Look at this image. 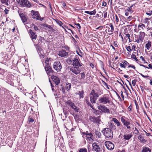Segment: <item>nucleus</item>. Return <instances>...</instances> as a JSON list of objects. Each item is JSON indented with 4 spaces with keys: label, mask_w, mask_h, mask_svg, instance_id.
I'll list each match as a JSON object with an SVG mask.
<instances>
[{
    "label": "nucleus",
    "mask_w": 152,
    "mask_h": 152,
    "mask_svg": "<svg viewBox=\"0 0 152 152\" xmlns=\"http://www.w3.org/2000/svg\"><path fill=\"white\" fill-rule=\"evenodd\" d=\"M110 101V98L108 94H104L103 96L99 98L98 101L99 103L106 104H109Z\"/></svg>",
    "instance_id": "f257e3e1"
},
{
    "label": "nucleus",
    "mask_w": 152,
    "mask_h": 152,
    "mask_svg": "<svg viewBox=\"0 0 152 152\" xmlns=\"http://www.w3.org/2000/svg\"><path fill=\"white\" fill-rule=\"evenodd\" d=\"M99 94L92 90L89 95L90 101L92 104L95 103L97 98L99 97Z\"/></svg>",
    "instance_id": "f03ea898"
},
{
    "label": "nucleus",
    "mask_w": 152,
    "mask_h": 152,
    "mask_svg": "<svg viewBox=\"0 0 152 152\" xmlns=\"http://www.w3.org/2000/svg\"><path fill=\"white\" fill-rule=\"evenodd\" d=\"M103 133L104 135L107 138L112 139L113 137V131L109 128H104L103 131Z\"/></svg>",
    "instance_id": "7ed1b4c3"
},
{
    "label": "nucleus",
    "mask_w": 152,
    "mask_h": 152,
    "mask_svg": "<svg viewBox=\"0 0 152 152\" xmlns=\"http://www.w3.org/2000/svg\"><path fill=\"white\" fill-rule=\"evenodd\" d=\"M16 1L19 4L21 7H30L31 5L29 2L27 0H16Z\"/></svg>",
    "instance_id": "20e7f679"
},
{
    "label": "nucleus",
    "mask_w": 152,
    "mask_h": 152,
    "mask_svg": "<svg viewBox=\"0 0 152 152\" xmlns=\"http://www.w3.org/2000/svg\"><path fill=\"white\" fill-rule=\"evenodd\" d=\"M73 64V67L78 66V67L82 66V63H80V60L77 56H76L72 59Z\"/></svg>",
    "instance_id": "39448f33"
},
{
    "label": "nucleus",
    "mask_w": 152,
    "mask_h": 152,
    "mask_svg": "<svg viewBox=\"0 0 152 152\" xmlns=\"http://www.w3.org/2000/svg\"><path fill=\"white\" fill-rule=\"evenodd\" d=\"M98 109L100 110L103 113H109L110 110L107 109V107L104 105H99L97 107Z\"/></svg>",
    "instance_id": "423d86ee"
},
{
    "label": "nucleus",
    "mask_w": 152,
    "mask_h": 152,
    "mask_svg": "<svg viewBox=\"0 0 152 152\" xmlns=\"http://www.w3.org/2000/svg\"><path fill=\"white\" fill-rule=\"evenodd\" d=\"M53 67L57 72H59L61 70L62 66L60 62L58 61L54 62L53 65Z\"/></svg>",
    "instance_id": "0eeeda50"
},
{
    "label": "nucleus",
    "mask_w": 152,
    "mask_h": 152,
    "mask_svg": "<svg viewBox=\"0 0 152 152\" xmlns=\"http://www.w3.org/2000/svg\"><path fill=\"white\" fill-rule=\"evenodd\" d=\"M31 15H32V18H35L37 20L42 21L43 19L41 18L39 15L38 12L35 11L33 10L31 11Z\"/></svg>",
    "instance_id": "6e6552de"
},
{
    "label": "nucleus",
    "mask_w": 152,
    "mask_h": 152,
    "mask_svg": "<svg viewBox=\"0 0 152 152\" xmlns=\"http://www.w3.org/2000/svg\"><path fill=\"white\" fill-rule=\"evenodd\" d=\"M104 144L107 148L110 150H112L114 148V145L110 141H106L105 142Z\"/></svg>",
    "instance_id": "1a4fd4ad"
},
{
    "label": "nucleus",
    "mask_w": 152,
    "mask_h": 152,
    "mask_svg": "<svg viewBox=\"0 0 152 152\" xmlns=\"http://www.w3.org/2000/svg\"><path fill=\"white\" fill-rule=\"evenodd\" d=\"M29 33L30 34V37L33 42H34V45H37L38 44L37 43L34 42V40L36 39L37 37V35L31 29L29 30Z\"/></svg>",
    "instance_id": "9d476101"
},
{
    "label": "nucleus",
    "mask_w": 152,
    "mask_h": 152,
    "mask_svg": "<svg viewBox=\"0 0 152 152\" xmlns=\"http://www.w3.org/2000/svg\"><path fill=\"white\" fill-rule=\"evenodd\" d=\"M66 103L67 104L69 105L76 112H78V109L75 105L74 103H73L71 101L68 100L66 102Z\"/></svg>",
    "instance_id": "9b49d317"
},
{
    "label": "nucleus",
    "mask_w": 152,
    "mask_h": 152,
    "mask_svg": "<svg viewBox=\"0 0 152 152\" xmlns=\"http://www.w3.org/2000/svg\"><path fill=\"white\" fill-rule=\"evenodd\" d=\"M84 134L86 135L87 138L90 142H93V140L92 138L93 136V134L90 132H89L88 131H86V132L83 133Z\"/></svg>",
    "instance_id": "f8f14e48"
},
{
    "label": "nucleus",
    "mask_w": 152,
    "mask_h": 152,
    "mask_svg": "<svg viewBox=\"0 0 152 152\" xmlns=\"http://www.w3.org/2000/svg\"><path fill=\"white\" fill-rule=\"evenodd\" d=\"M70 71L75 75H77L80 72V69L79 67L78 66L73 67L70 68Z\"/></svg>",
    "instance_id": "ddd939ff"
},
{
    "label": "nucleus",
    "mask_w": 152,
    "mask_h": 152,
    "mask_svg": "<svg viewBox=\"0 0 152 152\" xmlns=\"http://www.w3.org/2000/svg\"><path fill=\"white\" fill-rule=\"evenodd\" d=\"M45 69L48 75L49 76H50L52 75L53 71L52 70L51 67L49 66V65L47 64V65H45Z\"/></svg>",
    "instance_id": "4468645a"
},
{
    "label": "nucleus",
    "mask_w": 152,
    "mask_h": 152,
    "mask_svg": "<svg viewBox=\"0 0 152 152\" xmlns=\"http://www.w3.org/2000/svg\"><path fill=\"white\" fill-rule=\"evenodd\" d=\"M92 146L94 150L97 152H101V150L99 146L96 142H94L92 144Z\"/></svg>",
    "instance_id": "2eb2a0df"
},
{
    "label": "nucleus",
    "mask_w": 152,
    "mask_h": 152,
    "mask_svg": "<svg viewBox=\"0 0 152 152\" xmlns=\"http://www.w3.org/2000/svg\"><path fill=\"white\" fill-rule=\"evenodd\" d=\"M58 54L62 57H64L68 55V52H66L64 50H61L59 52Z\"/></svg>",
    "instance_id": "dca6fc26"
},
{
    "label": "nucleus",
    "mask_w": 152,
    "mask_h": 152,
    "mask_svg": "<svg viewBox=\"0 0 152 152\" xmlns=\"http://www.w3.org/2000/svg\"><path fill=\"white\" fill-rule=\"evenodd\" d=\"M19 15L21 18L22 22L24 23L27 21V18L26 16L23 13H19Z\"/></svg>",
    "instance_id": "f3484780"
},
{
    "label": "nucleus",
    "mask_w": 152,
    "mask_h": 152,
    "mask_svg": "<svg viewBox=\"0 0 152 152\" xmlns=\"http://www.w3.org/2000/svg\"><path fill=\"white\" fill-rule=\"evenodd\" d=\"M51 77L52 79L56 85H58L59 84L60 80L58 77L54 75L52 76Z\"/></svg>",
    "instance_id": "a211bd4d"
},
{
    "label": "nucleus",
    "mask_w": 152,
    "mask_h": 152,
    "mask_svg": "<svg viewBox=\"0 0 152 152\" xmlns=\"http://www.w3.org/2000/svg\"><path fill=\"white\" fill-rule=\"evenodd\" d=\"M84 102L85 103H86L91 108H93V107L90 103L89 98L88 96H86L85 97Z\"/></svg>",
    "instance_id": "6ab92c4d"
},
{
    "label": "nucleus",
    "mask_w": 152,
    "mask_h": 152,
    "mask_svg": "<svg viewBox=\"0 0 152 152\" xmlns=\"http://www.w3.org/2000/svg\"><path fill=\"white\" fill-rule=\"evenodd\" d=\"M132 136V135L131 133L124 134L123 135L124 139L127 140H129Z\"/></svg>",
    "instance_id": "aec40b11"
},
{
    "label": "nucleus",
    "mask_w": 152,
    "mask_h": 152,
    "mask_svg": "<svg viewBox=\"0 0 152 152\" xmlns=\"http://www.w3.org/2000/svg\"><path fill=\"white\" fill-rule=\"evenodd\" d=\"M113 120L114 121V122L116 124L117 126L121 127H123V125H122V124L116 119L115 118H113Z\"/></svg>",
    "instance_id": "412c9836"
},
{
    "label": "nucleus",
    "mask_w": 152,
    "mask_h": 152,
    "mask_svg": "<svg viewBox=\"0 0 152 152\" xmlns=\"http://www.w3.org/2000/svg\"><path fill=\"white\" fill-rule=\"evenodd\" d=\"M145 35V34L144 32H140V34L138 38L139 39V40H141V41H142Z\"/></svg>",
    "instance_id": "4be33fe9"
},
{
    "label": "nucleus",
    "mask_w": 152,
    "mask_h": 152,
    "mask_svg": "<svg viewBox=\"0 0 152 152\" xmlns=\"http://www.w3.org/2000/svg\"><path fill=\"white\" fill-rule=\"evenodd\" d=\"M144 137L141 134H140L138 137V139L141 142H146V140L144 139Z\"/></svg>",
    "instance_id": "5701e85b"
},
{
    "label": "nucleus",
    "mask_w": 152,
    "mask_h": 152,
    "mask_svg": "<svg viewBox=\"0 0 152 152\" xmlns=\"http://www.w3.org/2000/svg\"><path fill=\"white\" fill-rule=\"evenodd\" d=\"M77 94L78 95H79V96L80 98H83L84 95V92L83 90H82L81 91H79L78 93H77Z\"/></svg>",
    "instance_id": "b1692460"
},
{
    "label": "nucleus",
    "mask_w": 152,
    "mask_h": 152,
    "mask_svg": "<svg viewBox=\"0 0 152 152\" xmlns=\"http://www.w3.org/2000/svg\"><path fill=\"white\" fill-rule=\"evenodd\" d=\"M84 13L89 14L90 15H95L96 13V10H94L93 11L90 12L88 11H85L84 12Z\"/></svg>",
    "instance_id": "393cba45"
},
{
    "label": "nucleus",
    "mask_w": 152,
    "mask_h": 152,
    "mask_svg": "<svg viewBox=\"0 0 152 152\" xmlns=\"http://www.w3.org/2000/svg\"><path fill=\"white\" fill-rule=\"evenodd\" d=\"M148 151L149 152H151V149H150L148 147H143L142 148V152H148Z\"/></svg>",
    "instance_id": "a878e982"
},
{
    "label": "nucleus",
    "mask_w": 152,
    "mask_h": 152,
    "mask_svg": "<svg viewBox=\"0 0 152 152\" xmlns=\"http://www.w3.org/2000/svg\"><path fill=\"white\" fill-rule=\"evenodd\" d=\"M151 46V42L148 41L147 43H146L145 45V47L147 49V50H149Z\"/></svg>",
    "instance_id": "bb28decb"
},
{
    "label": "nucleus",
    "mask_w": 152,
    "mask_h": 152,
    "mask_svg": "<svg viewBox=\"0 0 152 152\" xmlns=\"http://www.w3.org/2000/svg\"><path fill=\"white\" fill-rule=\"evenodd\" d=\"M145 27V25L143 24H140L138 26V29L140 30H143L144 28Z\"/></svg>",
    "instance_id": "cd10ccee"
},
{
    "label": "nucleus",
    "mask_w": 152,
    "mask_h": 152,
    "mask_svg": "<svg viewBox=\"0 0 152 152\" xmlns=\"http://www.w3.org/2000/svg\"><path fill=\"white\" fill-rule=\"evenodd\" d=\"M74 117L76 120H80L81 116L79 115H73Z\"/></svg>",
    "instance_id": "c85d7f7f"
},
{
    "label": "nucleus",
    "mask_w": 152,
    "mask_h": 152,
    "mask_svg": "<svg viewBox=\"0 0 152 152\" xmlns=\"http://www.w3.org/2000/svg\"><path fill=\"white\" fill-rule=\"evenodd\" d=\"M66 63L69 65L73 64L72 59L68 58L66 60Z\"/></svg>",
    "instance_id": "c756f323"
},
{
    "label": "nucleus",
    "mask_w": 152,
    "mask_h": 152,
    "mask_svg": "<svg viewBox=\"0 0 152 152\" xmlns=\"http://www.w3.org/2000/svg\"><path fill=\"white\" fill-rule=\"evenodd\" d=\"M71 83H66V86H65L66 89L67 91H69V90L71 88Z\"/></svg>",
    "instance_id": "7c9ffc66"
},
{
    "label": "nucleus",
    "mask_w": 152,
    "mask_h": 152,
    "mask_svg": "<svg viewBox=\"0 0 152 152\" xmlns=\"http://www.w3.org/2000/svg\"><path fill=\"white\" fill-rule=\"evenodd\" d=\"M100 116H99L98 117H97L95 118V119L96 120L95 121V122L96 123H97L99 124L101 123V120L100 119Z\"/></svg>",
    "instance_id": "2f4dec72"
},
{
    "label": "nucleus",
    "mask_w": 152,
    "mask_h": 152,
    "mask_svg": "<svg viewBox=\"0 0 152 152\" xmlns=\"http://www.w3.org/2000/svg\"><path fill=\"white\" fill-rule=\"evenodd\" d=\"M42 26L44 27H47L49 29V30L50 31H51L52 29V28L50 26L48 25L46 23L43 24Z\"/></svg>",
    "instance_id": "473e14b6"
},
{
    "label": "nucleus",
    "mask_w": 152,
    "mask_h": 152,
    "mask_svg": "<svg viewBox=\"0 0 152 152\" xmlns=\"http://www.w3.org/2000/svg\"><path fill=\"white\" fill-rule=\"evenodd\" d=\"M125 118H126L124 116H122L121 118V121L123 124L128 122L126 120Z\"/></svg>",
    "instance_id": "72a5a7b5"
},
{
    "label": "nucleus",
    "mask_w": 152,
    "mask_h": 152,
    "mask_svg": "<svg viewBox=\"0 0 152 152\" xmlns=\"http://www.w3.org/2000/svg\"><path fill=\"white\" fill-rule=\"evenodd\" d=\"M95 134L96 137L98 138H100L101 136V133L99 131H96L95 132Z\"/></svg>",
    "instance_id": "f704fd0d"
},
{
    "label": "nucleus",
    "mask_w": 152,
    "mask_h": 152,
    "mask_svg": "<svg viewBox=\"0 0 152 152\" xmlns=\"http://www.w3.org/2000/svg\"><path fill=\"white\" fill-rule=\"evenodd\" d=\"M130 124V122L129 121H128L125 124H124V125L127 127V129H129L130 128V127L129 126Z\"/></svg>",
    "instance_id": "c9c22d12"
},
{
    "label": "nucleus",
    "mask_w": 152,
    "mask_h": 152,
    "mask_svg": "<svg viewBox=\"0 0 152 152\" xmlns=\"http://www.w3.org/2000/svg\"><path fill=\"white\" fill-rule=\"evenodd\" d=\"M109 26L111 28V29L110 31L111 32H113L114 31V28L113 25L112 23H110L109 24Z\"/></svg>",
    "instance_id": "e433bc0d"
},
{
    "label": "nucleus",
    "mask_w": 152,
    "mask_h": 152,
    "mask_svg": "<svg viewBox=\"0 0 152 152\" xmlns=\"http://www.w3.org/2000/svg\"><path fill=\"white\" fill-rule=\"evenodd\" d=\"M95 118H96L94 117L91 116L90 117L89 119L92 122H95V121L96 120V119H95Z\"/></svg>",
    "instance_id": "4c0bfd02"
},
{
    "label": "nucleus",
    "mask_w": 152,
    "mask_h": 152,
    "mask_svg": "<svg viewBox=\"0 0 152 152\" xmlns=\"http://www.w3.org/2000/svg\"><path fill=\"white\" fill-rule=\"evenodd\" d=\"M8 0H1V2L3 4H5L8 5Z\"/></svg>",
    "instance_id": "58836bf2"
},
{
    "label": "nucleus",
    "mask_w": 152,
    "mask_h": 152,
    "mask_svg": "<svg viewBox=\"0 0 152 152\" xmlns=\"http://www.w3.org/2000/svg\"><path fill=\"white\" fill-rule=\"evenodd\" d=\"M132 6H131L129 7L126 11L128 12H129L130 13H131L133 12V11L132 9Z\"/></svg>",
    "instance_id": "ea45409f"
},
{
    "label": "nucleus",
    "mask_w": 152,
    "mask_h": 152,
    "mask_svg": "<svg viewBox=\"0 0 152 152\" xmlns=\"http://www.w3.org/2000/svg\"><path fill=\"white\" fill-rule=\"evenodd\" d=\"M126 49L127 50L128 52H131L132 51V49H131L130 46H126Z\"/></svg>",
    "instance_id": "a19ab883"
},
{
    "label": "nucleus",
    "mask_w": 152,
    "mask_h": 152,
    "mask_svg": "<svg viewBox=\"0 0 152 152\" xmlns=\"http://www.w3.org/2000/svg\"><path fill=\"white\" fill-rule=\"evenodd\" d=\"M87 149L86 148H82L79 150V152H87Z\"/></svg>",
    "instance_id": "79ce46f5"
},
{
    "label": "nucleus",
    "mask_w": 152,
    "mask_h": 152,
    "mask_svg": "<svg viewBox=\"0 0 152 152\" xmlns=\"http://www.w3.org/2000/svg\"><path fill=\"white\" fill-rule=\"evenodd\" d=\"M32 27L33 28L35 31H39V29L38 27L37 26H36L34 24H33V25L32 26Z\"/></svg>",
    "instance_id": "37998d69"
},
{
    "label": "nucleus",
    "mask_w": 152,
    "mask_h": 152,
    "mask_svg": "<svg viewBox=\"0 0 152 152\" xmlns=\"http://www.w3.org/2000/svg\"><path fill=\"white\" fill-rule=\"evenodd\" d=\"M80 74L81 75V77L80 79H84L85 77V75L84 73L83 72V73H81Z\"/></svg>",
    "instance_id": "c03bdc74"
},
{
    "label": "nucleus",
    "mask_w": 152,
    "mask_h": 152,
    "mask_svg": "<svg viewBox=\"0 0 152 152\" xmlns=\"http://www.w3.org/2000/svg\"><path fill=\"white\" fill-rule=\"evenodd\" d=\"M115 17V22L117 23V24H118V23L119 21V19L117 15H116Z\"/></svg>",
    "instance_id": "a18cd8bd"
},
{
    "label": "nucleus",
    "mask_w": 152,
    "mask_h": 152,
    "mask_svg": "<svg viewBox=\"0 0 152 152\" xmlns=\"http://www.w3.org/2000/svg\"><path fill=\"white\" fill-rule=\"evenodd\" d=\"M125 34V38H128V39L130 38V35L129 34Z\"/></svg>",
    "instance_id": "49530a36"
},
{
    "label": "nucleus",
    "mask_w": 152,
    "mask_h": 152,
    "mask_svg": "<svg viewBox=\"0 0 152 152\" xmlns=\"http://www.w3.org/2000/svg\"><path fill=\"white\" fill-rule=\"evenodd\" d=\"M146 14L149 15H151L152 14V11H147Z\"/></svg>",
    "instance_id": "de8ad7c7"
},
{
    "label": "nucleus",
    "mask_w": 152,
    "mask_h": 152,
    "mask_svg": "<svg viewBox=\"0 0 152 152\" xmlns=\"http://www.w3.org/2000/svg\"><path fill=\"white\" fill-rule=\"evenodd\" d=\"M135 103L136 105V108L137 110V111H138V110L139 109V106L138 104V103L136 101H135Z\"/></svg>",
    "instance_id": "09e8293b"
},
{
    "label": "nucleus",
    "mask_w": 152,
    "mask_h": 152,
    "mask_svg": "<svg viewBox=\"0 0 152 152\" xmlns=\"http://www.w3.org/2000/svg\"><path fill=\"white\" fill-rule=\"evenodd\" d=\"M75 25H76V26H78V27H77L78 28V29L79 30V31H80V29L81 28V26L80 24L79 23H76L75 24Z\"/></svg>",
    "instance_id": "8fccbe9b"
},
{
    "label": "nucleus",
    "mask_w": 152,
    "mask_h": 152,
    "mask_svg": "<svg viewBox=\"0 0 152 152\" xmlns=\"http://www.w3.org/2000/svg\"><path fill=\"white\" fill-rule=\"evenodd\" d=\"M149 19H150L149 18H145V23H147V24H148L149 23V22L148 21V20Z\"/></svg>",
    "instance_id": "3c124183"
},
{
    "label": "nucleus",
    "mask_w": 152,
    "mask_h": 152,
    "mask_svg": "<svg viewBox=\"0 0 152 152\" xmlns=\"http://www.w3.org/2000/svg\"><path fill=\"white\" fill-rule=\"evenodd\" d=\"M125 15L126 16H128L129 15H130L131 13H130V12H128L126 11H125Z\"/></svg>",
    "instance_id": "603ef678"
},
{
    "label": "nucleus",
    "mask_w": 152,
    "mask_h": 152,
    "mask_svg": "<svg viewBox=\"0 0 152 152\" xmlns=\"http://www.w3.org/2000/svg\"><path fill=\"white\" fill-rule=\"evenodd\" d=\"M34 121V120L31 118H29L28 121L29 122L33 123Z\"/></svg>",
    "instance_id": "864d4df0"
},
{
    "label": "nucleus",
    "mask_w": 152,
    "mask_h": 152,
    "mask_svg": "<svg viewBox=\"0 0 152 152\" xmlns=\"http://www.w3.org/2000/svg\"><path fill=\"white\" fill-rule=\"evenodd\" d=\"M123 64H124V65L126 67L128 65V64H129L128 62L125 61L123 62Z\"/></svg>",
    "instance_id": "5fc2aeb1"
},
{
    "label": "nucleus",
    "mask_w": 152,
    "mask_h": 152,
    "mask_svg": "<svg viewBox=\"0 0 152 152\" xmlns=\"http://www.w3.org/2000/svg\"><path fill=\"white\" fill-rule=\"evenodd\" d=\"M119 65L121 67L124 68H125L126 67L123 64H122L121 63H120L119 64Z\"/></svg>",
    "instance_id": "6e6d98bb"
},
{
    "label": "nucleus",
    "mask_w": 152,
    "mask_h": 152,
    "mask_svg": "<svg viewBox=\"0 0 152 152\" xmlns=\"http://www.w3.org/2000/svg\"><path fill=\"white\" fill-rule=\"evenodd\" d=\"M127 18L129 20H131L133 19V17L132 16L129 15L128 17Z\"/></svg>",
    "instance_id": "4d7b16f0"
},
{
    "label": "nucleus",
    "mask_w": 152,
    "mask_h": 152,
    "mask_svg": "<svg viewBox=\"0 0 152 152\" xmlns=\"http://www.w3.org/2000/svg\"><path fill=\"white\" fill-rule=\"evenodd\" d=\"M131 57L133 58V59H136V56L134 54H132V55H131Z\"/></svg>",
    "instance_id": "13d9d810"
},
{
    "label": "nucleus",
    "mask_w": 152,
    "mask_h": 152,
    "mask_svg": "<svg viewBox=\"0 0 152 152\" xmlns=\"http://www.w3.org/2000/svg\"><path fill=\"white\" fill-rule=\"evenodd\" d=\"M134 133L136 134H138L139 133L138 130L136 128H135V129L134 130Z\"/></svg>",
    "instance_id": "bf43d9fd"
},
{
    "label": "nucleus",
    "mask_w": 152,
    "mask_h": 152,
    "mask_svg": "<svg viewBox=\"0 0 152 152\" xmlns=\"http://www.w3.org/2000/svg\"><path fill=\"white\" fill-rule=\"evenodd\" d=\"M39 40L41 42L42 41H43L44 40V39L43 37H40V38L39 39Z\"/></svg>",
    "instance_id": "052dcab7"
},
{
    "label": "nucleus",
    "mask_w": 152,
    "mask_h": 152,
    "mask_svg": "<svg viewBox=\"0 0 152 152\" xmlns=\"http://www.w3.org/2000/svg\"><path fill=\"white\" fill-rule=\"evenodd\" d=\"M62 4H63V7L64 8H66H66L67 6H66V4H65V3L64 2Z\"/></svg>",
    "instance_id": "680f3d73"
},
{
    "label": "nucleus",
    "mask_w": 152,
    "mask_h": 152,
    "mask_svg": "<svg viewBox=\"0 0 152 152\" xmlns=\"http://www.w3.org/2000/svg\"><path fill=\"white\" fill-rule=\"evenodd\" d=\"M107 12H104V18H106L107 17Z\"/></svg>",
    "instance_id": "e2e57ef3"
},
{
    "label": "nucleus",
    "mask_w": 152,
    "mask_h": 152,
    "mask_svg": "<svg viewBox=\"0 0 152 152\" xmlns=\"http://www.w3.org/2000/svg\"><path fill=\"white\" fill-rule=\"evenodd\" d=\"M132 84L134 86H135L136 84L135 81L134 80H133L132 81Z\"/></svg>",
    "instance_id": "0e129e2a"
},
{
    "label": "nucleus",
    "mask_w": 152,
    "mask_h": 152,
    "mask_svg": "<svg viewBox=\"0 0 152 152\" xmlns=\"http://www.w3.org/2000/svg\"><path fill=\"white\" fill-rule=\"evenodd\" d=\"M140 74L144 78L148 77H149V76L148 75L145 76L141 73Z\"/></svg>",
    "instance_id": "69168bd1"
},
{
    "label": "nucleus",
    "mask_w": 152,
    "mask_h": 152,
    "mask_svg": "<svg viewBox=\"0 0 152 152\" xmlns=\"http://www.w3.org/2000/svg\"><path fill=\"white\" fill-rule=\"evenodd\" d=\"M107 5L106 3L104 1H103L102 2V6H105Z\"/></svg>",
    "instance_id": "338daca9"
},
{
    "label": "nucleus",
    "mask_w": 152,
    "mask_h": 152,
    "mask_svg": "<svg viewBox=\"0 0 152 152\" xmlns=\"http://www.w3.org/2000/svg\"><path fill=\"white\" fill-rule=\"evenodd\" d=\"M135 48H136V46L135 45H133L132 46V49L133 50H135Z\"/></svg>",
    "instance_id": "774afa93"
}]
</instances>
